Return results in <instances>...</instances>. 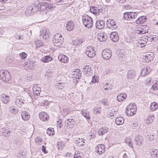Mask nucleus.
Wrapping results in <instances>:
<instances>
[{
  "instance_id": "f257e3e1",
  "label": "nucleus",
  "mask_w": 158,
  "mask_h": 158,
  "mask_svg": "<svg viewBox=\"0 0 158 158\" xmlns=\"http://www.w3.org/2000/svg\"><path fill=\"white\" fill-rule=\"evenodd\" d=\"M64 39L62 35L59 33L56 34L52 39L53 43L56 47L61 45L64 43Z\"/></svg>"
},
{
  "instance_id": "f03ea898",
  "label": "nucleus",
  "mask_w": 158,
  "mask_h": 158,
  "mask_svg": "<svg viewBox=\"0 0 158 158\" xmlns=\"http://www.w3.org/2000/svg\"><path fill=\"white\" fill-rule=\"evenodd\" d=\"M136 112V106L135 103H130L127 107L125 113L129 116H132Z\"/></svg>"
},
{
  "instance_id": "7ed1b4c3",
  "label": "nucleus",
  "mask_w": 158,
  "mask_h": 158,
  "mask_svg": "<svg viewBox=\"0 0 158 158\" xmlns=\"http://www.w3.org/2000/svg\"><path fill=\"white\" fill-rule=\"evenodd\" d=\"M82 21L85 26L87 28L91 27L93 24L92 18L89 16L85 15L82 16Z\"/></svg>"
},
{
  "instance_id": "20e7f679",
  "label": "nucleus",
  "mask_w": 158,
  "mask_h": 158,
  "mask_svg": "<svg viewBox=\"0 0 158 158\" xmlns=\"http://www.w3.org/2000/svg\"><path fill=\"white\" fill-rule=\"evenodd\" d=\"M0 77L2 81L7 82L11 78L10 73L6 70H2L0 71Z\"/></svg>"
},
{
  "instance_id": "39448f33",
  "label": "nucleus",
  "mask_w": 158,
  "mask_h": 158,
  "mask_svg": "<svg viewBox=\"0 0 158 158\" xmlns=\"http://www.w3.org/2000/svg\"><path fill=\"white\" fill-rule=\"evenodd\" d=\"M35 62L33 61L28 60L25 62L24 66L27 71L33 70L34 69L35 67Z\"/></svg>"
},
{
  "instance_id": "423d86ee",
  "label": "nucleus",
  "mask_w": 158,
  "mask_h": 158,
  "mask_svg": "<svg viewBox=\"0 0 158 158\" xmlns=\"http://www.w3.org/2000/svg\"><path fill=\"white\" fill-rule=\"evenodd\" d=\"M117 22L113 19H109L106 22L107 27L112 30H115L117 28Z\"/></svg>"
},
{
  "instance_id": "0eeeda50",
  "label": "nucleus",
  "mask_w": 158,
  "mask_h": 158,
  "mask_svg": "<svg viewBox=\"0 0 158 158\" xmlns=\"http://www.w3.org/2000/svg\"><path fill=\"white\" fill-rule=\"evenodd\" d=\"M85 53L88 57L91 58L93 57L95 55V51L93 48L91 46L86 47Z\"/></svg>"
},
{
  "instance_id": "6e6552de",
  "label": "nucleus",
  "mask_w": 158,
  "mask_h": 158,
  "mask_svg": "<svg viewBox=\"0 0 158 158\" xmlns=\"http://www.w3.org/2000/svg\"><path fill=\"white\" fill-rule=\"evenodd\" d=\"M105 149L104 145L99 144L96 146L95 148V150L96 152L98 154L101 155L104 152Z\"/></svg>"
},
{
  "instance_id": "1a4fd4ad",
  "label": "nucleus",
  "mask_w": 158,
  "mask_h": 158,
  "mask_svg": "<svg viewBox=\"0 0 158 158\" xmlns=\"http://www.w3.org/2000/svg\"><path fill=\"white\" fill-rule=\"evenodd\" d=\"M49 32L48 30L44 29L42 31L41 30L40 31V35L39 37L40 39L42 38L43 39H46L49 37Z\"/></svg>"
},
{
  "instance_id": "9d476101",
  "label": "nucleus",
  "mask_w": 158,
  "mask_h": 158,
  "mask_svg": "<svg viewBox=\"0 0 158 158\" xmlns=\"http://www.w3.org/2000/svg\"><path fill=\"white\" fill-rule=\"evenodd\" d=\"M84 74L86 76H91L92 74L93 71L89 66H85L83 68Z\"/></svg>"
},
{
  "instance_id": "9b49d317",
  "label": "nucleus",
  "mask_w": 158,
  "mask_h": 158,
  "mask_svg": "<svg viewBox=\"0 0 158 158\" xmlns=\"http://www.w3.org/2000/svg\"><path fill=\"white\" fill-rule=\"evenodd\" d=\"M41 2H39L38 1L35 2L34 7H32L30 10V12L29 14L31 15V13H35L38 11H40V8Z\"/></svg>"
},
{
  "instance_id": "f8f14e48",
  "label": "nucleus",
  "mask_w": 158,
  "mask_h": 158,
  "mask_svg": "<svg viewBox=\"0 0 158 158\" xmlns=\"http://www.w3.org/2000/svg\"><path fill=\"white\" fill-rule=\"evenodd\" d=\"M112 52L109 50H104L102 53V56L105 59L108 60L111 56Z\"/></svg>"
},
{
  "instance_id": "ddd939ff",
  "label": "nucleus",
  "mask_w": 158,
  "mask_h": 158,
  "mask_svg": "<svg viewBox=\"0 0 158 158\" xmlns=\"http://www.w3.org/2000/svg\"><path fill=\"white\" fill-rule=\"evenodd\" d=\"M135 141L136 145H141L143 142V138L140 135H137L135 137Z\"/></svg>"
},
{
  "instance_id": "4468645a",
  "label": "nucleus",
  "mask_w": 158,
  "mask_h": 158,
  "mask_svg": "<svg viewBox=\"0 0 158 158\" xmlns=\"http://www.w3.org/2000/svg\"><path fill=\"white\" fill-rule=\"evenodd\" d=\"M110 38L113 42H116L119 40V37L117 33L112 32L110 34Z\"/></svg>"
},
{
  "instance_id": "2eb2a0df",
  "label": "nucleus",
  "mask_w": 158,
  "mask_h": 158,
  "mask_svg": "<svg viewBox=\"0 0 158 158\" xmlns=\"http://www.w3.org/2000/svg\"><path fill=\"white\" fill-rule=\"evenodd\" d=\"M44 3H41L40 4V14L44 15L47 13L48 9Z\"/></svg>"
},
{
  "instance_id": "dca6fc26",
  "label": "nucleus",
  "mask_w": 158,
  "mask_h": 158,
  "mask_svg": "<svg viewBox=\"0 0 158 158\" xmlns=\"http://www.w3.org/2000/svg\"><path fill=\"white\" fill-rule=\"evenodd\" d=\"M23 102L24 103H31L32 101V98L31 96L28 94L25 95L24 97H22Z\"/></svg>"
},
{
  "instance_id": "f3484780",
  "label": "nucleus",
  "mask_w": 158,
  "mask_h": 158,
  "mask_svg": "<svg viewBox=\"0 0 158 158\" xmlns=\"http://www.w3.org/2000/svg\"><path fill=\"white\" fill-rule=\"evenodd\" d=\"M154 54L152 52H148V53L145 54L143 57V59L147 62L150 61L152 60L153 58Z\"/></svg>"
},
{
  "instance_id": "a211bd4d",
  "label": "nucleus",
  "mask_w": 158,
  "mask_h": 158,
  "mask_svg": "<svg viewBox=\"0 0 158 158\" xmlns=\"http://www.w3.org/2000/svg\"><path fill=\"white\" fill-rule=\"evenodd\" d=\"M147 19V18L145 16H140L135 20V22L137 24H141L145 22Z\"/></svg>"
},
{
  "instance_id": "6ab92c4d",
  "label": "nucleus",
  "mask_w": 158,
  "mask_h": 158,
  "mask_svg": "<svg viewBox=\"0 0 158 158\" xmlns=\"http://www.w3.org/2000/svg\"><path fill=\"white\" fill-rule=\"evenodd\" d=\"M98 39L101 42H104L107 39V37L106 34L104 33H101L98 35Z\"/></svg>"
},
{
  "instance_id": "aec40b11",
  "label": "nucleus",
  "mask_w": 158,
  "mask_h": 158,
  "mask_svg": "<svg viewBox=\"0 0 158 158\" xmlns=\"http://www.w3.org/2000/svg\"><path fill=\"white\" fill-rule=\"evenodd\" d=\"M151 71L152 69L149 67L144 68L141 70V74L142 76H145L149 74Z\"/></svg>"
},
{
  "instance_id": "412c9836",
  "label": "nucleus",
  "mask_w": 158,
  "mask_h": 158,
  "mask_svg": "<svg viewBox=\"0 0 158 158\" xmlns=\"http://www.w3.org/2000/svg\"><path fill=\"white\" fill-rule=\"evenodd\" d=\"M32 89L34 95L36 96H39L41 91L40 87L35 85L33 87Z\"/></svg>"
},
{
  "instance_id": "4be33fe9",
  "label": "nucleus",
  "mask_w": 158,
  "mask_h": 158,
  "mask_svg": "<svg viewBox=\"0 0 158 158\" xmlns=\"http://www.w3.org/2000/svg\"><path fill=\"white\" fill-rule=\"evenodd\" d=\"M127 97V95L125 93H120L117 96V99L118 102H122L125 100Z\"/></svg>"
},
{
  "instance_id": "5701e85b",
  "label": "nucleus",
  "mask_w": 158,
  "mask_h": 158,
  "mask_svg": "<svg viewBox=\"0 0 158 158\" xmlns=\"http://www.w3.org/2000/svg\"><path fill=\"white\" fill-rule=\"evenodd\" d=\"M58 59L60 61L64 63L67 62L69 60V58L67 56L62 54L59 55L58 56Z\"/></svg>"
},
{
  "instance_id": "b1692460",
  "label": "nucleus",
  "mask_w": 158,
  "mask_h": 158,
  "mask_svg": "<svg viewBox=\"0 0 158 158\" xmlns=\"http://www.w3.org/2000/svg\"><path fill=\"white\" fill-rule=\"evenodd\" d=\"M97 28L100 29L103 28L105 25V23L103 20L97 21L95 24Z\"/></svg>"
},
{
  "instance_id": "393cba45",
  "label": "nucleus",
  "mask_w": 158,
  "mask_h": 158,
  "mask_svg": "<svg viewBox=\"0 0 158 158\" xmlns=\"http://www.w3.org/2000/svg\"><path fill=\"white\" fill-rule=\"evenodd\" d=\"M39 117L40 119L43 121L47 120L49 118L48 114L44 112L40 113L39 114Z\"/></svg>"
},
{
  "instance_id": "a878e982",
  "label": "nucleus",
  "mask_w": 158,
  "mask_h": 158,
  "mask_svg": "<svg viewBox=\"0 0 158 158\" xmlns=\"http://www.w3.org/2000/svg\"><path fill=\"white\" fill-rule=\"evenodd\" d=\"M149 152L151 155L152 157L156 158L158 157V149H150Z\"/></svg>"
},
{
  "instance_id": "bb28decb",
  "label": "nucleus",
  "mask_w": 158,
  "mask_h": 158,
  "mask_svg": "<svg viewBox=\"0 0 158 158\" xmlns=\"http://www.w3.org/2000/svg\"><path fill=\"white\" fill-rule=\"evenodd\" d=\"M21 115L22 118L24 120H27L30 118V115L29 113L26 111H23Z\"/></svg>"
},
{
  "instance_id": "cd10ccee",
  "label": "nucleus",
  "mask_w": 158,
  "mask_h": 158,
  "mask_svg": "<svg viewBox=\"0 0 158 158\" xmlns=\"http://www.w3.org/2000/svg\"><path fill=\"white\" fill-rule=\"evenodd\" d=\"M22 97H17L15 100V104L18 106L20 107L22 104L24 103L22 100Z\"/></svg>"
},
{
  "instance_id": "c85d7f7f",
  "label": "nucleus",
  "mask_w": 158,
  "mask_h": 158,
  "mask_svg": "<svg viewBox=\"0 0 158 158\" xmlns=\"http://www.w3.org/2000/svg\"><path fill=\"white\" fill-rule=\"evenodd\" d=\"M108 131V128L107 127H103L99 129L98 131L99 135H102L106 133Z\"/></svg>"
},
{
  "instance_id": "c756f323",
  "label": "nucleus",
  "mask_w": 158,
  "mask_h": 158,
  "mask_svg": "<svg viewBox=\"0 0 158 158\" xmlns=\"http://www.w3.org/2000/svg\"><path fill=\"white\" fill-rule=\"evenodd\" d=\"M157 138V135L153 133H149L146 136V138L149 141H153Z\"/></svg>"
},
{
  "instance_id": "7c9ffc66",
  "label": "nucleus",
  "mask_w": 158,
  "mask_h": 158,
  "mask_svg": "<svg viewBox=\"0 0 158 158\" xmlns=\"http://www.w3.org/2000/svg\"><path fill=\"white\" fill-rule=\"evenodd\" d=\"M81 113L87 119H90L89 112L87 110H82Z\"/></svg>"
},
{
  "instance_id": "2f4dec72",
  "label": "nucleus",
  "mask_w": 158,
  "mask_h": 158,
  "mask_svg": "<svg viewBox=\"0 0 158 158\" xmlns=\"http://www.w3.org/2000/svg\"><path fill=\"white\" fill-rule=\"evenodd\" d=\"M74 24L73 22L71 21H69L68 22L66 26L67 30L69 31H72L74 28Z\"/></svg>"
},
{
  "instance_id": "473e14b6",
  "label": "nucleus",
  "mask_w": 158,
  "mask_h": 158,
  "mask_svg": "<svg viewBox=\"0 0 158 158\" xmlns=\"http://www.w3.org/2000/svg\"><path fill=\"white\" fill-rule=\"evenodd\" d=\"M68 125H72V127H73L74 124H76V121L72 117H69L67 119Z\"/></svg>"
},
{
  "instance_id": "72a5a7b5",
  "label": "nucleus",
  "mask_w": 158,
  "mask_h": 158,
  "mask_svg": "<svg viewBox=\"0 0 158 158\" xmlns=\"http://www.w3.org/2000/svg\"><path fill=\"white\" fill-rule=\"evenodd\" d=\"M132 14L131 13V12H126L123 15L124 18L127 20L132 21V19L131 17V16H132Z\"/></svg>"
},
{
  "instance_id": "f704fd0d",
  "label": "nucleus",
  "mask_w": 158,
  "mask_h": 158,
  "mask_svg": "<svg viewBox=\"0 0 158 158\" xmlns=\"http://www.w3.org/2000/svg\"><path fill=\"white\" fill-rule=\"evenodd\" d=\"M2 101L5 104L7 103L10 100V98L8 96L5 94H2Z\"/></svg>"
},
{
  "instance_id": "c9c22d12",
  "label": "nucleus",
  "mask_w": 158,
  "mask_h": 158,
  "mask_svg": "<svg viewBox=\"0 0 158 158\" xmlns=\"http://www.w3.org/2000/svg\"><path fill=\"white\" fill-rule=\"evenodd\" d=\"M134 33L138 34H143L146 33L145 30L142 28H137L134 31Z\"/></svg>"
},
{
  "instance_id": "e433bc0d",
  "label": "nucleus",
  "mask_w": 158,
  "mask_h": 158,
  "mask_svg": "<svg viewBox=\"0 0 158 158\" xmlns=\"http://www.w3.org/2000/svg\"><path fill=\"white\" fill-rule=\"evenodd\" d=\"M124 122V119L122 117H117L115 119L116 123L118 125L122 124Z\"/></svg>"
},
{
  "instance_id": "4c0bfd02",
  "label": "nucleus",
  "mask_w": 158,
  "mask_h": 158,
  "mask_svg": "<svg viewBox=\"0 0 158 158\" xmlns=\"http://www.w3.org/2000/svg\"><path fill=\"white\" fill-rule=\"evenodd\" d=\"M103 87L105 90L109 89V90H110L112 89L113 86L111 84L108 82L103 84Z\"/></svg>"
},
{
  "instance_id": "58836bf2",
  "label": "nucleus",
  "mask_w": 158,
  "mask_h": 158,
  "mask_svg": "<svg viewBox=\"0 0 158 158\" xmlns=\"http://www.w3.org/2000/svg\"><path fill=\"white\" fill-rule=\"evenodd\" d=\"M135 76V72L133 70H130L127 73V77L128 78L131 79L134 78Z\"/></svg>"
},
{
  "instance_id": "ea45409f",
  "label": "nucleus",
  "mask_w": 158,
  "mask_h": 158,
  "mask_svg": "<svg viewBox=\"0 0 158 158\" xmlns=\"http://www.w3.org/2000/svg\"><path fill=\"white\" fill-rule=\"evenodd\" d=\"M44 4H45V5L46 6V7L48 9V10H49L52 11L56 7L53 6V4L52 3L48 4L46 3L45 2H44Z\"/></svg>"
},
{
  "instance_id": "a19ab883",
  "label": "nucleus",
  "mask_w": 158,
  "mask_h": 158,
  "mask_svg": "<svg viewBox=\"0 0 158 158\" xmlns=\"http://www.w3.org/2000/svg\"><path fill=\"white\" fill-rule=\"evenodd\" d=\"M16 156L17 158H24L25 157L26 155L25 152L20 150L18 152Z\"/></svg>"
},
{
  "instance_id": "79ce46f5",
  "label": "nucleus",
  "mask_w": 158,
  "mask_h": 158,
  "mask_svg": "<svg viewBox=\"0 0 158 158\" xmlns=\"http://www.w3.org/2000/svg\"><path fill=\"white\" fill-rule=\"evenodd\" d=\"M101 109V107L98 106L95 107L93 109L94 113L95 114H97L98 113L100 114L101 111V110H100Z\"/></svg>"
},
{
  "instance_id": "37998d69",
  "label": "nucleus",
  "mask_w": 158,
  "mask_h": 158,
  "mask_svg": "<svg viewBox=\"0 0 158 158\" xmlns=\"http://www.w3.org/2000/svg\"><path fill=\"white\" fill-rule=\"evenodd\" d=\"M154 115L152 114H149L146 120V123L147 124H150L152 123L154 119Z\"/></svg>"
},
{
  "instance_id": "c03bdc74",
  "label": "nucleus",
  "mask_w": 158,
  "mask_h": 158,
  "mask_svg": "<svg viewBox=\"0 0 158 158\" xmlns=\"http://www.w3.org/2000/svg\"><path fill=\"white\" fill-rule=\"evenodd\" d=\"M76 71L75 72V73H75L73 74V78H74V80L75 78L76 79H79L80 77L81 76V73H80V70L78 69H77L76 70Z\"/></svg>"
},
{
  "instance_id": "a18cd8bd",
  "label": "nucleus",
  "mask_w": 158,
  "mask_h": 158,
  "mask_svg": "<svg viewBox=\"0 0 158 158\" xmlns=\"http://www.w3.org/2000/svg\"><path fill=\"white\" fill-rule=\"evenodd\" d=\"M36 48L42 46L43 45V42L40 40H37L34 42Z\"/></svg>"
},
{
  "instance_id": "49530a36",
  "label": "nucleus",
  "mask_w": 158,
  "mask_h": 158,
  "mask_svg": "<svg viewBox=\"0 0 158 158\" xmlns=\"http://www.w3.org/2000/svg\"><path fill=\"white\" fill-rule=\"evenodd\" d=\"M158 107V106L156 103L155 102L152 103L150 105V109L152 111L155 110Z\"/></svg>"
},
{
  "instance_id": "de8ad7c7",
  "label": "nucleus",
  "mask_w": 158,
  "mask_h": 158,
  "mask_svg": "<svg viewBox=\"0 0 158 158\" xmlns=\"http://www.w3.org/2000/svg\"><path fill=\"white\" fill-rule=\"evenodd\" d=\"M83 42V40L82 39H77L73 41V44L74 45L77 46L81 44Z\"/></svg>"
},
{
  "instance_id": "09e8293b",
  "label": "nucleus",
  "mask_w": 158,
  "mask_h": 158,
  "mask_svg": "<svg viewBox=\"0 0 158 158\" xmlns=\"http://www.w3.org/2000/svg\"><path fill=\"white\" fill-rule=\"evenodd\" d=\"M152 89L155 91L158 89V81H155L152 83Z\"/></svg>"
},
{
  "instance_id": "8fccbe9b",
  "label": "nucleus",
  "mask_w": 158,
  "mask_h": 158,
  "mask_svg": "<svg viewBox=\"0 0 158 158\" xmlns=\"http://www.w3.org/2000/svg\"><path fill=\"white\" fill-rule=\"evenodd\" d=\"M52 60V58L49 56H45L42 58V61L44 62H48Z\"/></svg>"
},
{
  "instance_id": "3c124183",
  "label": "nucleus",
  "mask_w": 158,
  "mask_h": 158,
  "mask_svg": "<svg viewBox=\"0 0 158 158\" xmlns=\"http://www.w3.org/2000/svg\"><path fill=\"white\" fill-rule=\"evenodd\" d=\"M53 128H49L47 130V133L49 135H53L54 134V131Z\"/></svg>"
},
{
  "instance_id": "603ef678",
  "label": "nucleus",
  "mask_w": 158,
  "mask_h": 158,
  "mask_svg": "<svg viewBox=\"0 0 158 158\" xmlns=\"http://www.w3.org/2000/svg\"><path fill=\"white\" fill-rule=\"evenodd\" d=\"M90 12L95 15H97L98 8L95 7H91L90 8Z\"/></svg>"
},
{
  "instance_id": "864d4df0",
  "label": "nucleus",
  "mask_w": 158,
  "mask_h": 158,
  "mask_svg": "<svg viewBox=\"0 0 158 158\" xmlns=\"http://www.w3.org/2000/svg\"><path fill=\"white\" fill-rule=\"evenodd\" d=\"M64 84L63 83H57L56 85V87L58 89L61 90L64 88Z\"/></svg>"
},
{
  "instance_id": "5fc2aeb1",
  "label": "nucleus",
  "mask_w": 158,
  "mask_h": 158,
  "mask_svg": "<svg viewBox=\"0 0 158 158\" xmlns=\"http://www.w3.org/2000/svg\"><path fill=\"white\" fill-rule=\"evenodd\" d=\"M9 110L10 112L14 114H17L18 112V109L14 108L12 107L9 108Z\"/></svg>"
},
{
  "instance_id": "6e6d98bb",
  "label": "nucleus",
  "mask_w": 158,
  "mask_h": 158,
  "mask_svg": "<svg viewBox=\"0 0 158 158\" xmlns=\"http://www.w3.org/2000/svg\"><path fill=\"white\" fill-rule=\"evenodd\" d=\"M57 147L58 150H62L64 147V144L62 142H58Z\"/></svg>"
},
{
  "instance_id": "4d7b16f0",
  "label": "nucleus",
  "mask_w": 158,
  "mask_h": 158,
  "mask_svg": "<svg viewBox=\"0 0 158 158\" xmlns=\"http://www.w3.org/2000/svg\"><path fill=\"white\" fill-rule=\"evenodd\" d=\"M152 79L150 77H148L145 81V85L148 86L151 83Z\"/></svg>"
},
{
  "instance_id": "13d9d810",
  "label": "nucleus",
  "mask_w": 158,
  "mask_h": 158,
  "mask_svg": "<svg viewBox=\"0 0 158 158\" xmlns=\"http://www.w3.org/2000/svg\"><path fill=\"white\" fill-rule=\"evenodd\" d=\"M125 142L130 147L133 148L132 143H131V140L129 139H126L125 140Z\"/></svg>"
},
{
  "instance_id": "bf43d9fd",
  "label": "nucleus",
  "mask_w": 158,
  "mask_h": 158,
  "mask_svg": "<svg viewBox=\"0 0 158 158\" xmlns=\"http://www.w3.org/2000/svg\"><path fill=\"white\" fill-rule=\"evenodd\" d=\"M131 13L132 14V16H131V17L132 18V22H134V21L135 22V20H136L135 19L136 18H137V14L135 12H131Z\"/></svg>"
},
{
  "instance_id": "052dcab7",
  "label": "nucleus",
  "mask_w": 158,
  "mask_h": 158,
  "mask_svg": "<svg viewBox=\"0 0 158 158\" xmlns=\"http://www.w3.org/2000/svg\"><path fill=\"white\" fill-rule=\"evenodd\" d=\"M69 111L68 109L64 108L62 110V114L64 116H66L69 113Z\"/></svg>"
},
{
  "instance_id": "680f3d73",
  "label": "nucleus",
  "mask_w": 158,
  "mask_h": 158,
  "mask_svg": "<svg viewBox=\"0 0 158 158\" xmlns=\"http://www.w3.org/2000/svg\"><path fill=\"white\" fill-rule=\"evenodd\" d=\"M120 158H128L126 153L122 152L120 153L119 155Z\"/></svg>"
},
{
  "instance_id": "e2e57ef3",
  "label": "nucleus",
  "mask_w": 158,
  "mask_h": 158,
  "mask_svg": "<svg viewBox=\"0 0 158 158\" xmlns=\"http://www.w3.org/2000/svg\"><path fill=\"white\" fill-rule=\"evenodd\" d=\"M27 54L24 52H22L19 54V56L21 57L22 59H24L26 58L27 56Z\"/></svg>"
},
{
  "instance_id": "0e129e2a",
  "label": "nucleus",
  "mask_w": 158,
  "mask_h": 158,
  "mask_svg": "<svg viewBox=\"0 0 158 158\" xmlns=\"http://www.w3.org/2000/svg\"><path fill=\"white\" fill-rule=\"evenodd\" d=\"M35 142L38 144L40 145L42 141V139L40 137H37L35 139Z\"/></svg>"
},
{
  "instance_id": "69168bd1",
  "label": "nucleus",
  "mask_w": 158,
  "mask_h": 158,
  "mask_svg": "<svg viewBox=\"0 0 158 158\" xmlns=\"http://www.w3.org/2000/svg\"><path fill=\"white\" fill-rule=\"evenodd\" d=\"M105 12V10L104 8L98 9L97 15L103 13Z\"/></svg>"
},
{
  "instance_id": "338daca9",
  "label": "nucleus",
  "mask_w": 158,
  "mask_h": 158,
  "mask_svg": "<svg viewBox=\"0 0 158 158\" xmlns=\"http://www.w3.org/2000/svg\"><path fill=\"white\" fill-rule=\"evenodd\" d=\"M119 57H123V56L126 54V52H124V51L123 50H121L120 51H119Z\"/></svg>"
},
{
  "instance_id": "774afa93",
  "label": "nucleus",
  "mask_w": 158,
  "mask_h": 158,
  "mask_svg": "<svg viewBox=\"0 0 158 158\" xmlns=\"http://www.w3.org/2000/svg\"><path fill=\"white\" fill-rule=\"evenodd\" d=\"M83 140L82 138H78L75 141V143L77 144V146H78L79 143H80Z\"/></svg>"
}]
</instances>
